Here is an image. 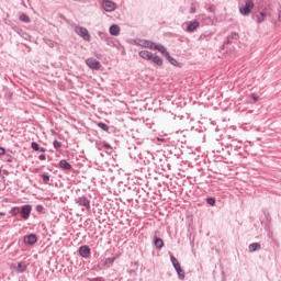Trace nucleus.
Here are the masks:
<instances>
[{"label":"nucleus","instance_id":"1","mask_svg":"<svg viewBox=\"0 0 281 281\" xmlns=\"http://www.w3.org/2000/svg\"><path fill=\"white\" fill-rule=\"evenodd\" d=\"M254 8V0H245L244 3L239 4V13L241 16H249Z\"/></svg>","mask_w":281,"mask_h":281},{"label":"nucleus","instance_id":"2","mask_svg":"<svg viewBox=\"0 0 281 281\" xmlns=\"http://www.w3.org/2000/svg\"><path fill=\"white\" fill-rule=\"evenodd\" d=\"M75 32H76V34H78V36L83 38V41H88V42L91 41V35L89 34V30H87V27L76 26Z\"/></svg>","mask_w":281,"mask_h":281},{"label":"nucleus","instance_id":"3","mask_svg":"<svg viewBox=\"0 0 281 281\" xmlns=\"http://www.w3.org/2000/svg\"><path fill=\"white\" fill-rule=\"evenodd\" d=\"M75 202L78 203L81 207H86V210H91V202L87 196H79L75 199Z\"/></svg>","mask_w":281,"mask_h":281},{"label":"nucleus","instance_id":"4","mask_svg":"<svg viewBox=\"0 0 281 281\" xmlns=\"http://www.w3.org/2000/svg\"><path fill=\"white\" fill-rule=\"evenodd\" d=\"M102 8L105 10V12H113L117 8V4L111 0H103Z\"/></svg>","mask_w":281,"mask_h":281},{"label":"nucleus","instance_id":"5","mask_svg":"<svg viewBox=\"0 0 281 281\" xmlns=\"http://www.w3.org/2000/svg\"><path fill=\"white\" fill-rule=\"evenodd\" d=\"M86 65L90 68V69H100V67H102V64H100V61H98L95 58H88L86 60Z\"/></svg>","mask_w":281,"mask_h":281},{"label":"nucleus","instance_id":"6","mask_svg":"<svg viewBox=\"0 0 281 281\" xmlns=\"http://www.w3.org/2000/svg\"><path fill=\"white\" fill-rule=\"evenodd\" d=\"M20 214L24 221H27V218H30V214H32V205L26 204L22 206Z\"/></svg>","mask_w":281,"mask_h":281},{"label":"nucleus","instance_id":"7","mask_svg":"<svg viewBox=\"0 0 281 281\" xmlns=\"http://www.w3.org/2000/svg\"><path fill=\"white\" fill-rule=\"evenodd\" d=\"M24 243L25 245H36L38 243V237H36L35 234H30L24 236Z\"/></svg>","mask_w":281,"mask_h":281},{"label":"nucleus","instance_id":"8","mask_svg":"<svg viewBox=\"0 0 281 281\" xmlns=\"http://www.w3.org/2000/svg\"><path fill=\"white\" fill-rule=\"evenodd\" d=\"M79 254L82 258H89L91 249L89 248V246H81L79 248Z\"/></svg>","mask_w":281,"mask_h":281},{"label":"nucleus","instance_id":"9","mask_svg":"<svg viewBox=\"0 0 281 281\" xmlns=\"http://www.w3.org/2000/svg\"><path fill=\"white\" fill-rule=\"evenodd\" d=\"M154 49H157V52H160V54L165 56V58L170 55V53H168V49H166L165 46L161 44H155Z\"/></svg>","mask_w":281,"mask_h":281},{"label":"nucleus","instance_id":"10","mask_svg":"<svg viewBox=\"0 0 281 281\" xmlns=\"http://www.w3.org/2000/svg\"><path fill=\"white\" fill-rule=\"evenodd\" d=\"M199 27V21H191L187 23V32H194Z\"/></svg>","mask_w":281,"mask_h":281},{"label":"nucleus","instance_id":"11","mask_svg":"<svg viewBox=\"0 0 281 281\" xmlns=\"http://www.w3.org/2000/svg\"><path fill=\"white\" fill-rule=\"evenodd\" d=\"M138 56H140V58H144V60H151L153 58V53L148 52V50H140L138 53Z\"/></svg>","mask_w":281,"mask_h":281},{"label":"nucleus","instance_id":"12","mask_svg":"<svg viewBox=\"0 0 281 281\" xmlns=\"http://www.w3.org/2000/svg\"><path fill=\"white\" fill-rule=\"evenodd\" d=\"M110 34H111V36H119L120 35V26L117 24H112L110 26Z\"/></svg>","mask_w":281,"mask_h":281},{"label":"nucleus","instance_id":"13","mask_svg":"<svg viewBox=\"0 0 281 281\" xmlns=\"http://www.w3.org/2000/svg\"><path fill=\"white\" fill-rule=\"evenodd\" d=\"M139 45L142 47H147L148 49H155V43H153L150 41L143 40V41H140Z\"/></svg>","mask_w":281,"mask_h":281},{"label":"nucleus","instance_id":"14","mask_svg":"<svg viewBox=\"0 0 281 281\" xmlns=\"http://www.w3.org/2000/svg\"><path fill=\"white\" fill-rule=\"evenodd\" d=\"M248 249H249L250 254H254V251H260V249H262V247L258 243H252L248 246Z\"/></svg>","mask_w":281,"mask_h":281},{"label":"nucleus","instance_id":"15","mask_svg":"<svg viewBox=\"0 0 281 281\" xmlns=\"http://www.w3.org/2000/svg\"><path fill=\"white\" fill-rule=\"evenodd\" d=\"M59 168H63V170H71V165L67 160L63 159L59 161Z\"/></svg>","mask_w":281,"mask_h":281},{"label":"nucleus","instance_id":"16","mask_svg":"<svg viewBox=\"0 0 281 281\" xmlns=\"http://www.w3.org/2000/svg\"><path fill=\"white\" fill-rule=\"evenodd\" d=\"M31 147L33 148V150H36L37 153H45L47 149H45V147H41L38 146V143L33 142Z\"/></svg>","mask_w":281,"mask_h":281},{"label":"nucleus","instance_id":"17","mask_svg":"<svg viewBox=\"0 0 281 281\" xmlns=\"http://www.w3.org/2000/svg\"><path fill=\"white\" fill-rule=\"evenodd\" d=\"M154 243H155V247L157 249H161L164 247V239H161L157 236L154 237Z\"/></svg>","mask_w":281,"mask_h":281},{"label":"nucleus","instance_id":"18","mask_svg":"<svg viewBox=\"0 0 281 281\" xmlns=\"http://www.w3.org/2000/svg\"><path fill=\"white\" fill-rule=\"evenodd\" d=\"M265 21H267V13L265 12H260L258 15H257V23H265Z\"/></svg>","mask_w":281,"mask_h":281},{"label":"nucleus","instance_id":"19","mask_svg":"<svg viewBox=\"0 0 281 281\" xmlns=\"http://www.w3.org/2000/svg\"><path fill=\"white\" fill-rule=\"evenodd\" d=\"M153 63L155 65H158V66H161L164 65V59H161V57L157 56V55H153V58H151Z\"/></svg>","mask_w":281,"mask_h":281},{"label":"nucleus","instance_id":"20","mask_svg":"<svg viewBox=\"0 0 281 281\" xmlns=\"http://www.w3.org/2000/svg\"><path fill=\"white\" fill-rule=\"evenodd\" d=\"M27 269V266L24 262H19L16 267L18 273H23Z\"/></svg>","mask_w":281,"mask_h":281},{"label":"nucleus","instance_id":"21","mask_svg":"<svg viewBox=\"0 0 281 281\" xmlns=\"http://www.w3.org/2000/svg\"><path fill=\"white\" fill-rule=\"evenodd\" d=\"M20 21H22V23H30V16H27L25 13H22L20 15Z\"/></svg>","mask_w":281,"mask_h":281},{"label":"nucleus","instance_id":"22","mask_svg":"<svg viewBox=\"0 0 281 281\" xmlns=\"http://www.w3.org/2000/svg\"><path fill=\"white\" fill-rule=\"evenodd\" d=\"M166 58H167V60H169V63H170L171 65H173L175 67H177V65H179V61H177V59H175L172 56H170V54H169V56H167Z\"/></svg>","mask_w":281,"mask_h":281},{"label":"nucleus","instance_id":"23","mask_svg":"<svg viewBox=\"0 0 281 281\" xmlns=\"http://www.w3.org/2000/svg\"><path fill=\"white\" fill-rule=\"evenodd\" d=\"M115 262V257H110L105 259L106 267H111Z\"/></svg>","mask_w":281,"mask_h":281},{"label":"nucleus","instance_id":"24","mask_svg":"<svg viewBox=\"0 0 281 281\" xmlns=\"http://www.w3.org/2000/svg\"><path fill=\"white\" fill-rule=\"evenodd\" d=\"M99 128H101L102 131L109 132V125H106L103 122L98 123Z\"/></svg>","mask_w":281,"mask_h":281},{"label":"nucleus","instance_id":"25","mask_svg":"<svg viewBox=\"0 0 281 281\" xmlns=\"http://www.w3.org/2000/svg\"><path fill=\"white\" fill-rule=\"evenodd\" d=\"M177 273H178L180 280L186 279V272L183 271V269L180 268V270H177Z\"/></svg>","mask_w":281,"mask_h":281},{"label":"nucleus","instance_id":"26","mask_svg":"<svg viewBox=\"0 0 281 281\" xmlns=\"http://www.w3.org/2000/svg\"><path fill=\"white\" fill-rule=\"evenodd\" d=\"M19 207L18 206H14V207H12L11 209V211H10V214L12 215V216H16V214H19Z\"/></svg>","mask_w":281,"mask_h":281},{"label":"nucleus","instance_id":"27","mask_svg":"<svg viewBox=\"0 0 281 281\" xmlns=\"http://www.w3.org/2000/svg\"><path fill=\"white\" fill-rule=\"evenodd\" d=\"M206 201L209 205H214L216 203V200L214 198H209Z\"/></svg>","mask_w":281,"mask_h":281},{"label":"nucleus","instance_id":"28","mask_svg":"<svg viewBox=\"0 0 281 281\" xmlns=\"http://www.w3.org/2000/svg\"><path fill=\"white\" fill-rule=\"evenodd\" d=\"M43 182L44 183H49V176L48 175H43Z\"/></svg>","mask_w":281,"mask_h":281},{"label":"nucleus","instance_id":"29","mask_svg":"<svg viewBox=\"0 0 281 281\" xmlns=\"http://www.w3.org/2000/svg\"><path fill=\"white\" fill-rule=\"evenodd\" d=\"M170 260H171L173 267L179 263V261L177 260V258H175V256H171V257H170Z\"/></svg>","mask_w":281,"mask_h":281},{"label":"nucleus","instance_id":"30","mask_svg":"<svg viewBox=\"0 0 281 281\" xmlns=\"http://www.w3.org/2000/svg\"><path fill=\"white\" fill-rule=\"evenodd\" d=\"M54 148H56L58 150V148H60V142L58 140H54Z\"/></svg>","mask_w":281,"mask_h":281},{"label":"nucleus","instance_id":"31","mask_svg":"<svg viewBox=\"0 0 281 281\" xmlns=\"http://www.w3.org/2000/svg\"><path fill=\"white\" fill-rule=\"evenodd\" d=\"M194 12H196V7L192 5L190 8V14H194Z\"/></svg>","mask_w":281,"mask_h":281},{"label":"nucleus","instance_id":"32","mask_svg":"<svg viewBox=\"0 0 281 281\" xmlns=\"http://www.w3.org/2000/svg\"><path fill=\"white\" fill-rule=\"evenodd\" d=\"M38 159H40V161H45L46 157H45L44 154H42V155L38 156Z\"/></svg>","mask_w":281,"mask_h":281},{"label":"nucleus","instance_id":"33","mask_svg":"<svg viewBox=\"0 0 281 281\" xmlns=\"http://www.w3.org/2000/svg\"><path fill=\"white\" fill-rule=\"evenodd\" d=\"M173 267H175L176 271L181 270V265L180 263H176V266H173Z\"/></svg>","mask_w":281,"mask_h":281},{"label":"nucleus","instance_id":"34","mask_svg":"<svg viewBox=\"0 0 281 281\" xmlns=\"http://www.w3.org/2000/svg\"><path fill=\"white\" fill-rule=\"evenodd\" d=\"M36 211H37V212H43V205H37V206H36Z\"/></svg>","mask_w":281,"mask_h":281},{"label":"nucleus","instance_id":"35","mask_svg":"<svg viewBox=\"0 0 281 281\" xmlns=\"http://www.w3.org/2000/svg\"><path fill=\"white\" fill-rule=\"evenodd\" d=\"M0 155H5V148L0 147Z\"/></svg>","mask_w":281,"mask_h":281},{"label":"nucleus","instance_id":"36","mask_svg":"<svg viewBox=\"0 0 281 281\" xmlns=\"http://www.w3.org/2000/svg\"><path fill=\"white\" fill-rule=\"evenodd\" d=\"M215 11H216V9L214 7L209 8V12H215Z\"/></svg>","mask_w":281,"mask_h":281},{"label":"nucleus","instance_id":"37","mask_svg":"<svg viewBox=\"0 0 281 281\" xmlns=\"http://www.w3.org/2000/svg\"><path fill=\"white\" fill-rule=\"evenodd\" d=\"M252 99L255 100V102H258V97H256V94H252Z\"/></svg>","mask_w":281,"mask_h":281},{"label":"nucleus","instance_id":"38","mask_svg":"<svg viewBox=\"0 0 281 281\" xmlns=\"http://www.w3.org/2000/svg\"><path fill=\"white\" fill-rule=\"evenodd\" d=\"M104 148H111V145L105 144V145H104Z\"/></svg>","mask_w":281,"mask_h":281},{"label":"nucleus","instance_id":"39","mask_svg":"<svg viewBox=\"0 0 281 281\" xmlns=\"http://www.w3.org/2000/svg\"><path fill=\"white\" fill-rule=\"evenodd\" d=\"M0 216H5V212H0Z\"/></svg>","mask_w":281,"mask_h":281},{"label":"nucleus","instance_id":"40","mask_svg":"<svg viewBox=\"0 0 281 281\" xmlns=\"http://www.w3.org/2000/svg\"><path fill=\"white\" fill-rule=\"evenodd\" d=\"M233 36H235V38H237L238 34L234 33Z\"/></svg>","mask_w":281,"mask_h":281},{"label":"nucleus","instance_id":"41","mask_svg":"<svg viewBox=\"0 0 281 281\" xmlns=\"http://www.w3.org/2000/svg\"><path fill=\"white\" fill-rule=\"evenodd\" d=\"M99 35H102V32H99Z\"/></svg>","mask_w":281,"mask_h":281},{"label":"nucleus","instance_id":"42","mask_svg":"<svg viewBox=\"0 0 281 281\" xmlns=\"http://www.w3.org/2000/svg\"><path fill=\"white\" fill-rule=\"evenodd\" d=\"M0 172H1V168H0Z\"/></svg>","mask_w":281,"mask_h":281}]
</instances>
